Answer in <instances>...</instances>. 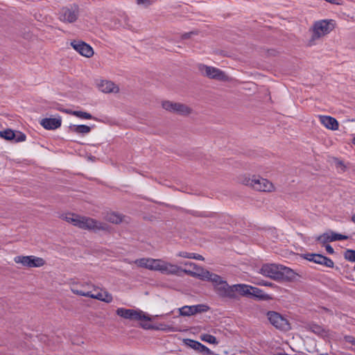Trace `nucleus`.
I'll return each instance as SVG.
<instances>
[{"label": "nucleus", "mask_w": 355, "mask_h": 355, "mask_svg": "<svg viewBox=\"0 0 355 355\" xmlns=\"http://www.w3.org/2000/svg\"><path fill=\"white\" fill-rule=\"evenodd\" d=\"M66 44H88L83 40L76 39V40H67V42H66Z\"/></svg>", "instance_id": "nucleus-38"}, {"label": "nucleus", "mask_w": 355, "mask_h": 355, "mask_svg": "<svg viewBox=\"0 0 355 355\" xmlns=\"http://www.w3.org/2000/svg\"><path fill=\"white\" fill-rule=\"evenodd\" d=\"M330 234V241H341V240H346L348 239V236L346 235L340 234L338 233H336L333 231L329 230Z\"/></svg>", "instance_id": "nucleus-31"}, {"label": "nucleus", "mask_w": 355, "mask_h": 355, "mask_svg": "<svg viewBox=\"0 0 355 355\" xmlns=\"http://www.w3.org/2000/svg\"><path fill=\"white\" fill-rule=\"evenodd\" d=\"M336 26V21L334 19H322L314 22L312 26V35L311 41H314L324 36L332 31Z\"/></svg>", "instance_id": "nucleus-7"}, {"label": "nucleus", "mask_w": 355, "mask_h": 355, "mask_svg": "<svg viewBox=\"0 0 355 355\" xmlns=\"http://www.w3.org/2000/svg\"><path fill=\"white\" fill-rule=\"evenodd\" d=\"M179 103H176V102L170 101H164L162 103V107L163 109H164L166 111L177 114V110L178 108Z\"/></svg>", "instance_id": "nucleus-24"}, {"label": "nucleus", "mask_w": 355, "mask_h": 355, "mask_svg": "<svg viewBox=\"0 0 355 355\" xmlns=\"http://www.w3.org/2000/svg\"><path fill=\"white\" fill-rule=\"evenodd\" d=\"M184 342L186 345L196 352L198 351V349L201 344L200 342L191 339H185Z\"/></svg>", "instance_id": "nucleus-32"}, {"label": "nucleus", "mask_w": 355, "mask_h": 355, "mask_svg": "<svg viewBox=\"0 0 355 355\" xmlns=\"http://www.w3.org/2000/svg\"><path fill=\"white\" fill-rule=\"evenodd\" d=\"M181 270L180 271L184 272V273L191 275L192 277H198L200 279V277L198 275H205L204 273L207 272L208 270L204 269L202 267L198 266L196 263L190 261H181L180 266Z\"/></svg>", "instance_id": "nucleus-11"}, {"label": "nucleus", "mask_w": 355, "mask_h": 355, "mask_svg": "<svg viewBox=\"0 0 355 355\" xmlns=\"http://www.w3.org/2000/svg\"><path fill=\"white\" fill-rule=\"evenodd\" d=\"M239 181L243 184L259 191L272 192L275 190V186L271 182L259 175H243L239 178Z\"/></svg>", "instance_id": "nucleus-5"}, {"label": "nucleus", "mask_w": 355, "mask_h": 355, "mask_svg": "<svg viewBox=\"0 0 355 355\" xmlns=\"http://www.w3.org/2000/svg\"><path fill=\"white\" fill-rule=\"evenodd\" d=\"M71 291L77 295L96 299L106 303L113 300L112 295L107 291L96 287L90 282H81L71 279L69 281Z\"/></svg>", "instance_id": "nucleus-1"}, {"label": "nucleus", "mask_w": 355, "mask_h": 355, "mask_svg": "<svg viewBox=\"0 0 355 355\" xmlns=\"http://www.w3.org/2000/svg\"><path fill=\"white\" fill-rule=\"evenodd\" d=\"M15 263L26 268H40L45 264V261L35 256H17L14 258Z\"/></svg>", "instance_id": "nucleus-10"}, {"label": "nucleus", "mask_w": 355, "mask_h": 355, "mask_svg": "<svg viewBox=\"0 0 355 355\" xmlns=\"http://www.w3.org/2000/svg\"><path fill=\"white\" fill-rule=\"evenodd\" d=\"M345 339L347 343H352V345H355V338L354 337L347 336L345 337Z\"/></svg>", "instance_id": "nucleus-41"}, {"label": "nucleus", "mask_w": 355, "mask_h": 355, "mask_svg": "<svg viewBox=\"0 0 355 355\" xmlns=\"http://www.w3.org/2000/svg\"><path fill=\"white\" fill-rule=\"evenodd\" d=\"M72 47L76 51L86 58H90L94 53L92 46H72Z\"/></svg>", "instance_id": "nucleus-21"}, {"label": "nucleus", "mask_w": 355, "mask_h": 355, "mask_svg": "<svg viewBox=\"0 0 355 355\" xmlns=\"http://www.w3.org/2000/svg\"><path fill=\"white\" fill-rule=\"evenodd\" d=\"M200 339L203 342L214 345H217L219 343L215 336L206 333H202L200 335Z\"/></svg>", "instance_id": "nucleus-28"}, {"label": "nucleus", "mask_w": 355, "mask_h": 355, "mask_svg": "<svg viewBox=\"0 0 355 355\" xmlns=\"http://www.w3.org/2000/svg\"><path fill=\"white\" fill-rule=\"evenodd\" d=\"M312 331L319 336H321L324 338H331L332 335L331 332L328 329H325L323 327L318 325L313 324L311 327Z\"/></svg>", "instance_id": "nucleus-22"}, {"label": "nucleus", "mask_w": 355, "mask_h": 355, "mask_svg": "<svg viewBox=\"0 0 355 355\" xmlns=\"http://www.w3.org/2000/svg\"><path fill=\"white\" fill-rule=\"evenodd\" d=\"M250 296H254L260 300H268L270 298L268 294L264 293L261 289L254 286H252Z\"/></svg>", "instance_id": "nucleus-27"}, {"label": "nucleus", "mask_w": 355, "mask_h": 355, "mask_svg": "<svg viewBox=\"0 0 355 355\" xmlns=\"http://www.w3.org/2000/svg\"><path fill=\"white\" fill-rule=\"evenodd\" d=\"M0 137L6 140L15 139L16 141H24L26 140V135L24 134L18 132L17 137H16L15 133L10 129L0 131Z\"/></svg>", "instance_id": "nucleus-19"}, {"label": "nucleus", "mask_w": 355, "mask_h": 355, "mask_svg": "<svg viewBox=\"0 0 355 355\" xmlns=\"http://www.w3.org/2000/svg\"><path fill=\"white\" fill-rule=\"evenodd\" d=\"M192 35H197V33L196 32H193V31H191V32H189V33H185L182 34L180 36V37L182 40H187V39L190 38Z\"/></svg>", "instance_id": "nucleus-39"}, {"label": "nucleus", "mask_w": 355, "mask_h": 355, "mask_svg": "<svg viewBox=\"0 0 355 355\" xmlns=\"http://www.w3.org/2000/svg\"><path fill=\"white\" fill-rule=\"evenodd\" d=\"M191 112H192V110L190 107H189L188 105H187L185 104H182L180 103H179L178 108L177 110V114L184 115V116H187V115L190 114L191 113Z\"/></svg>", "instance_id": "nucleus-30"}, {"label": "nucleus", "mask_w": 355, "mask_h": 355, "mask_svg": "<svg viewBox=\"0 0 355 355\" xmlns=\"http://www.w3.org/2000/svg\"><path fill=\"white\" fill-rule=\"evenodd\" d=\"M352 143H353L354 144H355V137H354L353 138V139H352Z\"/></svg>", "instance_id": "nucleus-46"}, {"label": "nucleus", "mask_w": 355, "mask_h": 355, "mask_svg": "<svg viewBox=\"0 0 355 355\" xmlns=\"http://www.w3.org/2000/svg\"><path fill=\"white\" fill-rule=\"evenodd\" d=\"M352 220L354 223H355V214L352 216Z\"/></svg>", "instance_id": "nucleus-45"}, {"label": "nucleus", "mask_w": 355, "mask_h": 355, "mask_svg": "<svg viewBox=\"0 0 355 355\" xmlns=\"http://www.w3.org/2000/svg\"><path fill=\"white\" fill-rule=\"evenodd\" d=\"M96 84L98 89L103 93H117L119 91V87L110 80H98Z\"/></svg>", "instance_id": "nucleus-15"}, {"label": "nucleus", "mask_w": 355, "mask_h": 355, "mask_svg": "<svg viewBox=\"0 0 355 355\" xmlns=\"http://www.w3.org/2000/svg\"><path fill=\"white\" fill-rule=\"evenodd\" d=\"M67 113H69V114L74 115V116H76L80 119H92V114H90L89 113L86 112L69 110V111H67Z\"/></svg>", "instance_id": "nucleus-29"}, {"label": "nucleus", "mask_w": 355, "mask_h": 355, "mask_svg": "<svg viewBox=\"0 0 355 355\" xmlns=\"http://www.w3.org/2000/svg\"><path fill=\"white\" fill-rule=\"evenodd\" d=\"M135 263L139 267L168 275H176L181 270V266L160 259L141 258L135 260Z\"/></svg>", "instance_id": "nucleus-2"}, {"label": "nucleus", "mask_w": 355, "mask_h": 355, "mask_svg": "<svg viewBox=\"0 0 355 355\" xmlns=\"http://www.w3.org/2000/svg\"><path fill=\"white\" fill-rule=\"evenodd\" d=\"M153 329L155 330H162V331H171L173 330V328L168 324H159L158 325H154Z\"/></svg>", "instance_id": "nucleus-36"}, {"label": "nucleus", "mask_w": 355, "mask_h": 355, "mask_svg": "<svg viewBox=\"0 0 355 355\" xmlns=\"http://www.w3.org/2000/svg\"><path fill=\"white\" fill-rule=\"evenodd\" d=\"M199 70L202 74L209 78L218 80H225L226 78L225 74L221 70L214 67L201 64L199 67Z\"/></svg>", "instance_id": "nucleus-12"}, {"label": "nucleus", "mask_w": 355, "mask_h": 355, "mask_svg": "<svg viewBox=\"0 0 355 355\" xmlns=\"http://www.w3.org/2000/svg\"><path fill=\"white\" fill-rule=\"evenodd\" d=\"M64 219L72 225L81 229L92 230L94 232L101 230H107L109 226L93 218L85 216H80L74 214H67L64 216Z\"/></svg>", "instance_id": "nucleus-3"}, {"label": "nucleus", "mask_w": 355, "mask_h": 355, "mask_svg": "<svg viewBox=\"0 0 355 355\" xmlns=\"http://www.w3.org/2000/svg\"><path fill=\"white\" fill-rule=\"evenodd\" d=\"M80 8L78 4L73 3L70 5L69 7L64 8L62 9V17L64 21L69 23L75 22L79 16Z\"/></svg>", "instance_id": "nucleus-13"}, {"label": "nucleus", "mask_w": 355, "mask_h": 355, "mask_svg": "<svg viewBox=\"0 0 355 355\" xmlns=\"http://www.w3.org/2000/svg\"><path fill=\"white\" fill-rule=\"evenodd\" d=\"M176 256L182 257V258H185V259H193L200 260V261L204 260L203 257L200 254L193 253V252H184V251L179 252L178 253H177Z\"/></svg>", "instance_id": "nucleus-26"}, {"label": "nucleus", "mask_w": 355, "mask_h": 355, "mask_svg": "<svg viewBox=\"0 0 355 355\" xmlns=\"http://www.w3.org/2000/svg\"><path fill=\"white\" fill-rule=\"evenodd\" d=\"M329 230L317 237V241L321 243H326L330 241Z\"/></svg>", "instance_id": "nucleus-33"}, {"label": "nucleus", "mask_w": 355, "mask_h": 355, "mask_svg": "<svg viewBox=\"0 0 355 355\" xmlns=\"http://www.w3.org/2000/svg\"><path fill=\"white\" fill-rule=\"evenodd\" d=\"M69 129L74 133L83 135L87 134L91 131V128L86 125H71Z\"/></svg>", "instance_id": "nucleus-23"}, {"label": "nucleus", "mask_w": 355, "mask_h": 355, "mask_svg": "<svg viewBox=\"0 0 355 355\" xmlns=\"http://www.w3.org/2000/svg\"><path fill=\"white\" fill-rule=\"evenodd\" d=\"M208 309V306L205 304H197L192 306H184L178 310L181 315L190 316L198 313L206 312Z\"/></svg>", "instance_id": "nucleus-14"}, {"label": "nucleus", "mask_w": 355, "mask_h": 355, "mask_svg": "<svg viewBox=\"0 0 355 355\" xmlns=\"http://www.w3.org/2000/svg\"><path fill=\"white\" fill-rule=\"evenodd\" d=\"M197 352L200 353L203 355H214V353L209 349L207 346L202 345V343L199 346Z\"/></svg>", "instance_id": "nucleus-34"}, {"label": "nucleus", "mask_w": 355, "mask_h": 355, "mask_svg": "<svg viewBox=\"0 0 355 355\" xmlns=\"http://www.w3.org/2000/svg\"><path fill=\"white\" fill-rule=\"evenodd\" d=\"M116 313L118 316L130 320L137 321H152L155 318L159 317V315L149 316L145 312L133 309H125V308H118L116 311Z\"/></svg>", "instance_id": "nucleus-8"}, {"label": "nucleus", "mask_w": 355, "mask_h": 355, "mask_svg": "<svg viewBox=\"0 0 355 355\" xmlns=\"http://www.w3.org/2000/svg\"><path fill=\"white\" fill-rule=\"evenodd\" d=\"M258 285L265 286H272L273 284L270 282H268L266 281L262 280L257 283Z\"/></svg>", "instance_id": "nucleus-42"}, {"label": "nucleus", "mask_w": 355, "mask_h": 355, "mask_svg": "<svg viewBox=\"0 0 355 355\" xmlns=\"http://www.w3.org/2000/svg\"><path fill=\"white\" fill-rule=\"evenodd\" d=\"M344 257L349 261L355 262V250H347L344 253Z\"/></svg>", "instance_id": "nucleus-35"}, {"label": "nucleus", "mask_w": 355, "mask_h": 355, "mask_svg": "<svg viewBox=\"0 0 355 355\" xmlns=\"http://www.w3.org/2000/svg\"><path fill=\"white\" fill-rule=\"evenodd\" d=\"M143 322H145V321H143ZM141 326L142 327V328H144L145 329H153V328H154V325L150 324L146 322L141 323Z\"/></svg>", "instance_id": "nucleus-40"}, {"label": "nucleus", "mask_w": 355, "mask_h": 355, "mask_svg": "<svg viewBox=\"0 0 355 355\" xmlns=\"http://www.w3.org/2000/svg\"><path fill=\"white\" fill-rule=\"evenodd\" d=\"M327 2L331 3L332 4H340L338 2H337V0H324Z\"/></svg>", "instance_id": "nucleus-44"}, {"label": "nucleus", "mask_w": 355, "mask_h": 355, "mask_svg": "<svg viewBox=\"0 0 355 355\" xmlns=\"http://www.w3.org/2000/svg\"><path fill=\"white\" fill-rule=\"evenodd\" d=\"M41 125L46 130H55L61 125L60 118H46L40 121Z\"/></svg>", "instance_id": "nucleus-18"}, {"label": "nucleus", "mask_w": 355, "mask_h": 355, "mask_svg": "<svg viewBox=\"0 0 355 355\" xmlns=\"http://www.w3.org/2000/svg\"><path fill=\"white\" fill-rule=\"evenodd\" d=\"M306 259L328 268H333L334 265V261L331 259L318 254H308Z\"/></svg>", "instance_id": "nucleus-16"}, {"label": "nucleus", "mask_w": 355, "mask_h": 355, "mask_svg": "<svg viewBox=\"0 0 355 355\" xmlns=\"http://www.w3.org/2000/svg\"><path fill=\"white\" fill-rule=\"evenodd\" d=\"M205 274V275H199L200 279L211 282L215 292L219 296L227 298L232 297V286H230L223 278L209 271ZM197 275H198V274H197Z\"/></svg>", "instance_id": "nucleus-4"}, {"label": "nucleus", "mask_w": 355, "mask_h": 355, "mask_svg": "<svg viewBox=\"0 0 355 355\" xmlns=\"http://www.w3.org/2000/svg\"><path fill=\"white\" fill-rule=\"evenodd\" d=\"M320 119L322 124L327 128L333 130L338 128V123L334 118L329 116H321Z\"/></svg>", "instance_id": "nucleus-20"}, {"label": "nucleus", "mask_w": 355, "mask_h": 355, "mask_svg": "<svg viewBox=\"0 0 355 355\" xmlns=\"http://www.w3.org/2000/svg\"><path fill=\"white\" fill-rule=\"evenodd\" d=\"M259 272L265 277L277 280L282 279L285 276H289L293 271L282 265L266 263L262 265Z\"/></svg>", "instance_id": "nucleus-6"}, {"label": "nucleus", "mask_w": 355, "mask_h": 355, "mask_svg": "<svg viewBox=\"0 0 355 355\" xmlns=\"http://www.w3.org/2000/svg\"><path fill=\"white\" fill-rule=\"evenodd\" d=\"M105 219L112 223H119L122 221V217L120 214L114 211L107 212L105 216Z\"/></svg>", "instance_id": "nucleus-25"}, {"label": "nucleus", "mask_w": 355, "mask_h": 355, "mask_svg": "<svg viewBox=\"0 0 355 355\" xmlns=\"http://www.w3.org/2000/svg\"><path fill=\"white\" fill-rule=\"evenodd\" d=\"M325 248H326L327 252L329 254H334V250L333 248H332L331 245H327L325 246Z\"/></svg>", "instance_id": "nucleus-43"}, {"label": "nucleus", "mask_w": 355, "mask_h": 355, "mask_svg": "<svg viewBox=\"0 0 355 355\" xmlns=\"http://www.w3.org/2000/svg\"><path fill=\"white\" fill-rule=\"evenodd\" d=\"M267 316L270 324L277 329L282 331H288L291 329L288 319L279 313L269 311L267 313Z\"/></svg>", "instance_id": "nucleus-9"}, {"label": "nucleus", "mask_w": 355, "mask_h": 355, "mask_svg": "<svg viewBox=\"0 0 355 355\" xmlns=\"http://www.w3.org/2000/svg\"><path fill=\"white\" fill-rule=\"evenodd\" d=\"M138 5H141L145 8L149 7L152 3V0H136Z\"/></svg>", "instance_id": "nucleus-37"}, {"label": "nucleus", "mask_w": 355, "mask_h": 355, "mask_svg": "<svg viewBox=\"0 0 355 355\" xmlns=\"http://www.w3.org/2000/svg\"><path fill=\"white\" fill-rule=\"evenodd\" d=\"M232 297H230V298L236 297L237 294L243 295V296H250V290L252 289V286L245 284H234L232 286Z\"/></svg>", "instance_id": "nucleus-17"}]
</instances>
